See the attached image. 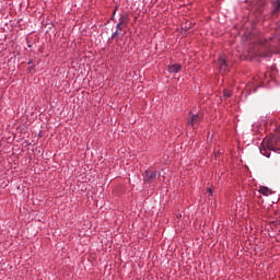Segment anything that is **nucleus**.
I'll list each match as a JSON object with an SVG mask.
<instances>
[{"label":"nucleus","mask_w":280,"mask_h":280,"mask_svg":"<svg viewBox=\"0 0 280 280\" xmlns=\"http://www.w3.org/2000/svg\"><path fill=\"white\" fill-rule=\"evenodd\" d=\"M279 168H280V162H279Z\"/></svg>","instance_id":"ddd939ff"},{"label":"nucleus","mask_w":280,"mask_h":280,"mask_svg":"<svg viewBox=\"0 0 280 280\" xmlns=\"http://www.w3.org/2000/svg\"><path fill=\"white\" fill-rule=\"evenodd\" d=\"M280 11V0H276L275 2V12H279Z\"/></svg>","instance_id":"6e6552de"},{"label":"nucleus","mask_w":280,"mask_h":280,"mask_svg":"<svg viewBox=\"0 0 280 280\" xmlns=\"http://www.w3.org/2000/svg\"><path fill=\"white\" fill-rule=\"evenodd\" d=\"M277 148H275V144L270 140H264L260 152L264 154V156L270 158V152H277Z\"/></svg>","instance_id":"f257e3e1"},{"label":"nucleus","mask_w":280,"mask_h":280,"mask_svg":"<svg viewBox=\"0 0 280 280\" xmlns=\"http://www.w3.org/2000/svg\"><path fill=\"white\" fill-rule=\"evenodd\" d=\"M183 69V66L180 63H174L168 67L170 73H178Z\"/></svg>","instance_id":"423d86ee"},{"label":"nucleus","mask_w":280,"mask_h":280,"mask_svg":"<svg viewBox=\"0 0 280 280\" xmlns=\"http://www.w3.org/2000/svg\"><path fill=\"white\" fill-rule=\"evenodd\" d=\"M156 180V172L155 171H145L144 172V183L149 185L155 183Z\"/></svg>","instance_id":"7ed1b4c3"},{"label":"nucleus","mask_w":280,"mask_h":280,"mask_svg":"<svg viewBox=\"0 0 280 280\" xmlns=\"http://www.w3.org/2000/svg\"><path fill=\"white\" fill-rule=\"evenodd\" d=\"M126 25H128V16L126 14H122L119 18V22L117 23L116 28L121 32V30H124Z\"/></svg>","instance_id":"39448f33"},{"label":"nucleus","mask_w":280,"mask_h":280,"mask_svg":"<svg viewBox=\"0 0 280 280\" xmlns=\"http://www.w3.org/2000/svg\"><path fill=\"white\" fill-rule=\"evenodd\" d=\"M201 119H202V116L198 114L191 115L190 118L188 119V126H190L191 128H198Z\"/></svg>","instance_id":"f03ea898"},{"label":"nucleus","mask_w":280,"mask_h":280,"mask_svg":"<svg viewBox=\"0 0 280 280\" xmlns=\"http://www.w3.org/2000/svg\"><path fill=\"white\" fill-rule=\"evenodd\" d=\"M259 194H262V196H270V194H272V190L266 186H261L259 188Z\"/></svg>","instance_id":"0eeeda50"},{"label":"nucleus","mask_w":280,"mask_h":280,"mask_svg":"<svg viewBox=\"0 0 280 280\" xmlns=\"http://www.w3.org/2000/svg\"><path fill=\"white\" fill-rule=\"evenodd\" d=\"M117 34H119V32H115L114 34H113V38H115V36H117Z\"/></svg>","instance_id":"9b49d317"},{"label":"nucleus","mask_w":280,"mask_h":280,"mask_svg":"<svg viewBox=\"0 0 280 280\" xmlns=\"http://www.w3.org/2000/svg\"><path fill=\"white\" fill-rule=\"evenodd\" d=\"M28 65H32V61H30Z\"/></svg>","instance_id":"f8f14e48"},{"label":"nucleus","mask_w":280,"mask_h":280,"mask_svg":"<svg viewBox=\"0 0 280 280\" xmlns=\"http://www.w3.org/2000/svg\"><path fill=\"white\" fill-rule=\"evenodd\" d=\"M223 95H224V97H231V91L224 90Z\"/></svg>","instance_id":"1a4fd4ad"},{"label":"nucleus","mask_w":280,"mask_h":280,"mask_svg":"<svg viewBox=\"0 0 280 280\" xmlns=\"http://www.w3.org/2000/svg\"><path fill=\"white\" fill-rule=\"evenodd\" d=\"M218 65L222 73H226V71H229V63H226V58L224 56L219 58Z\"/></svg>","instance_id":"20e7f679"},{"label":"nucleus","mask_w":280,"mask_h":280,"mask_svg":"<svg viewBox=\"0 0 280 280\" xmlns=\"http://www.w3.org/2000/svg\"><path fill=\"white\" fill-rule=\"evenodd\" d=\"M207 191L210 196H213V190L211 188H207Z\"/></svg>","instance_id":"9d476101"}]
</instances>
